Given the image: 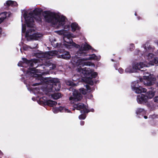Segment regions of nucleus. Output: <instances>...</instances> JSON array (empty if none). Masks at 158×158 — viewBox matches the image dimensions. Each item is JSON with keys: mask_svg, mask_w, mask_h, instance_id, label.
I'll return each mask as SVG.
<instances>
[{"mask_svg": "<svg viewBox=\"0 0 158 158\" xmlns=\"http://www.w3.org/2000/svg\"><path fill=\"white\" fill-rule=\"evenodd\" d=\"M43 98H44V100H45V99H46V98L45 97H43Z\"/></svg>", "mask_w": 158, "mask_h": 158, "instance_id": "nucleus-39", "label": "nucleus"}, {"mask_svg": "<svg viewBox=\"0 0 158 158\" xmlns=\"http://www.w3.org/2000/svg\"><path fill=\"white\" fill-rule=\"evenodd\" d=\"M20 50H21V52H22L21 51V49H20Z\"/></svg>", "mask_w": 158, "mask_h": 158, "instance_id": "nucleus-45", "label": "nucleus"}, {"mask_svg": "<svg viewBox=\"0 0 158 158\" xmlns=\"http://www.w3.org/2000/svg\"><path fill=\"white\" fill-rule=\"evenodd\" d=\"M3 155V153L0 150V155Z\"/></svg>", "mask_w": 158, "mask_h": 158, "instance_id": "nucleus-35", "label": "nucleus"}, {"mask_svg": "<svg viewBox=\"0 0 158 158\" xmlns=\"http://www.w3.org/2000/svg\"><path fill=\"white\" fill-rule=\"evenodd\" d=\"M23 61H20L18 64V66L21 67H24L25 64L27 65V66H30L32 67L34 65V63L31 60H28L25 58H22Z\"/></svg>", "mask_w": 158, "mask_h": 158, "instance_id": "nucleus-11", "label": "nucleus"}, {"mask_svg": "<svg viewBox=\"0 0 158 158\" xmlns=\"http://www.w3.org/2000/svg\"><path fill=\"white\" fill-rule=\"evenodd\" d=\"M136 113L137 114H145L146 111L143 109L139 108L137 109Z\"/></svg>", "mask_w": 158, "mask_h": 158, "instance_id": "nucleus-21", "label": "nucleus"}, {"mask_svg": "<svg viewBox=\"0 0 158 158\" xmlns=\"http://www.w3.org/2000/svg\"><path fill=\"white\" fill-rule=\"evenodd\" d=\"M155 80V78L151 76H143V79L142 78H140V82H143L144 85L148 86L153 84Z\"/></svg>", "mask_w": 158, "mask_h": 158, "instance_id": "nucleus-8", "label": "nucleus"}, {"mask_svg": "<svg viewBox=\"0 0 158 158\" xmlns=\"http://www.w3.org/2000/svg\"><path fill=\"white\" fill-rule=\"evenodd\" d=\"M4 5L5 6H6V5L7 6H17V3L15 1L9 0L7 1L6 2V3H5L4 4Z\"/></svg>", "mask_w": 158, "mask_h": 158, "instance_id": "nucleus-16", "label": "nucleus"}, {"mask_svg": "<svg viewBox=\"0 0 158 158\" xmlns=\"http://www.w3.org/2000/svg\"><path fill=\"white\" fill-rule=\"evenodd\" d=\"M131 88L136 93L139 94L141 93H145L147 91L146 89L142 88L139 85L137 81H134L132 82Z\"/></svg>", "mask_w": 158, "mask_h": 158, "instance_id": "nucleus-7", "label": "nucleus"}, {"mask_svg": "<svg viewBox=\"0 0 158 158\" xmlns=\"http://www.w3.org/2000/svg\"><path fill=\"white\" fill-rule=\"evenodd\" d=\"M1 32H2V29H1V28L0 27V34H1Z\"/></svg>", "mask_w": 158, "mask_h": 158, "instance_id": "nucleus-37", "label": "nucleus"}, {"mask_svg": "<svg viewBox=\"0 0 158 158\" xmlns=\"http://www.w3.org/2000/svg\"><path fill=\"white\" fill-rule=\"evenodd\" d=\"M26 30V27L25 24H22V32H25Z\"/></svg>", "mask_w": 158, "mask_h": 158, "instance_id": "nucleus-26", "label": "nucleus"}, {"mask_svg": "<svg viewBox=\"0 0 158 158\" xmlns=\"http://www.w3.org/2000/svg\"><path fill=\"white\" fill-rule=\"evenodd\" d=\"M80 91L83 94H85L86 93V90L84 88H81L80 89Z\"/></svg>", "mask_w": 158, "mask_h": 158, "instance_id": "nucleus-28", "label": "nucleus"}, {"mask_svg": "<svg viewBox=\"0 0 158 158\" xmlns=\"http://www.w3.org/2000/svg\"><path fill=\"white\" fill-rule=\"evenodd\" d=\"M58 53L57 51L53 50L46 52L44 53H40V54H43V57L44 58L49 59L52 58L53 56L56 55Z\"/></svg>", "mask_w": 158, "mask_h": 158, "instance_id": "nucleus-10", "label": "nucleus"}, {"mask_svg": "<svg viewBox=\"0 0 158 158\" xmlns=\"http://www.w3.org/2000/svg\"><path fill=\"white\" fill-rule=\"evenodd\" d=\"M153 100L155 102H158V96H155L153 98Z\"/></svg>", "mask_w": 158, "mask_h": 158, "instance_id": "nucleus-31", "label": "nucleus"}, {"mask_svg": "<svg viewBox=\"0 0 158 158\" xmlns=\"http://www.w3.org/2000/svg\"><path fill=\"white\" fill-rule=\"evenodd\" d=\"M139 50L136 49L135 51V55H139Z\"/></svg>", "mask_w": 158, "mask_h": 158, "instance_id": "nucleus-33", "label": "nucleus"}, {"mask_svg": "<svg viewBox=\"0 0 158 158\" xmlns=\"http://www.w3.org/2000/svg\"><path fill=\"white\" fill-rule=\"evenodd\" d=\"M148 101V98L143 94H140L137 96V101L139 104L146 103Z\"/></svg>", "mask_w": 158, "mask_h": 158, "instance_id": "nucleus-12", "label": "nucleus"}, {"mask_svg": "<svg viewBox=\"0 0 158 158\" xmlns=\"http://www.w3.org/2000/svg\"><path fill=\"white\" fill-rule=\"evenodd\" d=\"M158 117V115H157L154 114L152 115H150L149 116V118H152L154 119Z\"/></svg>", "mask_w": 158, "mask_h": 158, "instance_id": "nucleus-29", "label": "nucleus"}, {"mask_svg": "<svg viewBox=\"0 0 158 158\" xmlns=\"http://www.w3.org/2000/svg\"><path fill=\"white\" fill-rule=\"evenodd\" d=\"M135 47L134 44H131L130 46V51H132L134 48Z\"/></svg>", "mask_w": 158, "mask_h": 158, "instance_id": "nucleus-30", "label": "nucleus"}, {"mask_svg": "<svg viewBox=\"0 0 158 158\" xmlns=\"http://www.w3.org/2000/svg\"><path fill=\"white\" fill-rule=\"evenodd\" d=\"M146 65L142 63H134L132 64V67L128 66L125 69V72L127 73H131L136 72L137 70L144 71H145L144 67Z\"/></svg>", "mask_w": 158, "mask_h": 158, "instance_id": "nucleus-6", "label": "nucleus"}, {"mask_svg": "<svg viewBox=\"0 0 158 158\" xmlns=\"http://www.w3.org/2000/svg\"><path fill=\"white\" fill-rule=\"evenodd\" d=\"M65 82L67 85L71 86L69 89L70 91H72L73 96L69 97V100L71 103H74L76 101L80 100L82 98V95L77 90L73 88V86H77V84L74 83L71 81L66 80Z\"/></svg>", "mask_w": 158, "mask_h": 158, "instance_id": "nucleus-5", "label": "nucleus"}, {"mask_svg": "<svg viewBox=\"0 0 158 158\" xmlns=\"http://www.w3.org/2000/svg\"><path fill=\"white\" fill-rule=\"evenodd\" d=\"M74 108L77 110L82 109V110H81V113H88L90 111L93 112L94 110L93 109H92L90 110H89L88 109V107L85 106L84 104L82 103L74 104Z\"/></svg>", "mask_w": 158, "mask_h": 158, "instance_id": "nucleus-9", "label": "nucleus"}, {"mask_svg": "<svg viewBox=\"0 0 158 158\" xmlns=\"http://www.w3.org/2000/svg\"><path fill=\"white\" fill-rule=\"evenodd\" d=\"M157 78H158V75L157 76Z\"/></svg>", "mask_w": 158, "mask_h": 158, "instance_id": "nucleus-46", "label": "nucleus"}, {"mask_svg": "<svg viewBox=\"0 0 158 158\" xmlns=\"http://www.w3.org/2000/svg\"><path fill=\"white\" fill-rule=\"evenodd\" d=\"M43 69H44V67H43Z\"/></svg>", "mask_w": 158, "mask_h": 158, "instance_id": "nucleus-47", "label": "nucleus"}, {"mask_svg": "<svg viewBox=\"0 0 158 158\" xmlns=\"http://www.w3.org/2000/svg\"><path fill=\"white\" fill-rule=\"evenodd\" d=\"M156 85L157 86H158V81Z\"/></svg>", "mask_w": 158, "mask_h": 158, "instance_id": "nucleus-42", "label": "nucleus"}, {"mask_svg": "<svg viewBox=\"0 0 158 158\" xmlns=\"http://www.w3.org/2000/svg\"><path fill=\"white\" fill-rule=\"evenodd\" d=\"M155 94V91L154 90L151 91L150 90L147 92L146 97L148 98H148L150 99L152 98L154 96Z\"/></svg>", "mask_w": 158, "mask_h": 158, "instance_id": "nucleus-17", "label": "nucleus"}, {"mask_svg": "<svg viewBox=\"0 0 158 158\" xmlns=\"http://www.w3.org/2000/svg\"><path fill=\"white\" fill-rule=\"evenodd\" d=\"M86 87L87 89L88 92H91L94 89H92L91 87L88 85H86Z\"/></svg>", "mask_w": 158, "mask_h": 158, "instance_id": "nucleus-25", "label": "nucleus"}, {"mask_svg": "<svg viewBox=\"0 0 158 158\" xmlns=\"http://www.w3.org/2000/svg\"><path fill=\"white\" fill-rule=\"evenodd\" d=\"M37 46V44L36 45V46H33L31 48V47H29V46H27L26 45H25L23 47V49L25 50H27L29 48H30L31 49L35 48H36Z\"/></svg>", "mask_w": 158, "mask_h": 158, "instance_id": "nucleus-24", "label": "nucleus"}, {"mask_svg": "<svg viewBox=\"0 0 158 158\" xmlns=\"http://www.w3.org/2000/svg\"><path fill=\"white\" fill-rule=\"evenodd\" d=\"M47 103L49 106L53 107L57 104V102L52 100H49L47 101Z\"/></svg>", "mask_w": 158, "mask_h": 158, "instance_id": "nucleus-20", "label": "nucleus"}, {"mask_svg": "<svg viewBox=\"0 0 158 158\" xmlns=\"http://www.w3.org/2000/svg\"><path fill=\"white\" fill-rule=\"evenodd\" d=\"M144 118H145V119H147V118L148 117H147V116H144Z\"/></svg>", "mask_w": 158, "mask_h": 158, "instance_id": "nucleus-36", "label": "nucleus"}, {"mask_svg": "<svg viewBox=\"0 0 158 158\" xmlns=\"http://www.w3.org/2000/svg\"><path fill=\"white\" fill-rule=\"evenodd\" d=\"M111 60L113 61L114 60H113V59H111Z\"/></svg>", "mask_w": 158, "mask_h": 158, "instance_id": "nucleus-44", "label": "nucleus"}, {"mask_svg": "<svg viewBox=\"0 0 158 158\" xmlns=\"http://www.w3.org/2000/svg\"><path fill=\"white\" fill-rule=\"evenodd\" d=\"M52 111L54 113H57L59 112L68 113H69L70 112V111L67 109L61 106L59 108H52Z\"/></svg>", "mask_w": 158, "mask_h": 158, "instance_id": "nucleus-13", "label": "nucleus"}, {"mask_svg": "<svg viewBox=\"0 0 158 158\" xmlns=\"http://www.w3.org/2000/svg\"><path fill=\"white\" fill-rule=\"evenodd\" d=\"M52 97L54 99H57L61 97V94L57 93L52 95Z\"/></svg>", "mask_w": 158, "mask_h": 158, "instance_id": "nucleus-22", "label": "nucleus"}, {"mask_svg": "<svg viewBox=\"0 0 158 158\" xmlns=\"http://www.w3.org/2000/svg\"><path fill=\"white\" fill-rule=\"evenodd\" d=\"M85 122L84 121H81L80 122V124L81 126H83L84 125Z\"/></svg>", "mask_w": 158, "mask_h": 158, "instance_id": "nucleus-34", "label": "nucleus"}, {"mask_svg": "<svg viewBox=\"0 0 158 158\" xmlns=\"http://www.w3.org/2000/svg\"><path fill=\"white\" fill-rule=\"evenodd\" d=\"M7 14L6 12H3L0 14V23L6 19Z\"/></svg>", "mask_w": 158, "mask_h": 158, "instance_id": "nucleus-19", "label": "nucleus"}, {"mask_svg": "<svg viewBox=\"0 0 158 158\" xmlns=\"http://www.w3.org/2000/svg\"><path fill=\"white\" fill-rule=\"evenodd\" d=\"M72 30L73 31H74L76 30H79V27L78 26V24L76 23H73L71 25Z\"/></svg>", "mask_w": 158, "mask_h": 158, "instance_id": "nucleus-18", "label": "nucleus"}, {"mask_svg": "<svg viewBox=\"0 0 158 158\" xmlns=\"http://www.w3.org/2000/svg\"><path fill=\"white\" fill-rule=\"evenodd\" d=\"M135 16H136V15H137V14H136V12H135Z\"/></svg>", "mask_w": 158, "mask_h": 158, "instance_id": "nucleus-41", "label": "nucleus"}, {"mask_svg": "<svg viewBox=\"0 0 158 158\" xmlns=\"http://www.w3.org/2000/svg\"><path fill=\"white\" fill-rule=\"evenodd\" d=\"M50 40L51 41L52 45L53 47L55 48L58 47V44L56 42V39H53V40L52 39V40Z\"/></svg>", "mask_w": 158, "mask_h": 158, "instance_id": "nucleus-23", "label": "nucleus"}, {"mask_svg": "<svg viewBox=\"0 0 158 158\" xmlns=\"http://www.w3.org/2000/svg\"><path fill=\"white\" fill-rule=\"evenodd\" d=\"M32 99L33 100H34H34L35 99V98H32Z\"/></svg>", "mask_w": 158, "mask_h": 158, "instance_id": "nucleus-40", "label": "nucleus"}, {"mask_svg": "<svg viewBox=\"0 0 158 158\" xmlns=\"http://www.w3.org/2000/svg\"><path fill=\"white\" fill-rule=\"evenodd\" d=\"M118 71L120 73H123L124 72V70L122 68H119L118 69Z\"/></svg>", "mask_w": 158, "mask_h": 158, "instance_id": "nucleus-32", "label": "nucleus"}, {"mask_svg": "<svg viewBox=\"0 0 158 158\" xmlns=\"http://www.w3.org/2000/svg\"><path fill=\"white\" fill-rule=\"evenodd\" d=\"M138 20L139 19V17H138Z\"/></svg>", "mask_w": 158, "mask_h": 158, "instance_id": "nucleus-43", "label": "nucleus"}, {"mask_svg": "<svg viewBox=\"0 0 158 158\" xmlns=\"http://www.w3.org/2000/svg\"><path fill=\"white\" fill-rule=\"evenodd\" d=\"M44 15L45 21L52 24L53 27L57 28H60L61 27H63V29L55 31V32L60 35H63L64 41L68 44H63L66 48L70 49L73 47L77 48H80V45L73 42L71 39L72 34L67 31L70 28V26L67 25L64 26L66 19L64 16H60L55 13L48 11H44Z\"/></svg>", "mask_w": 158, "mask_h": 158, "instance_id": "nucleus-2", "label": "nucleus"}, {"mask_svg": "<svg viewBox=\"0 0 158 158\" xmlns=\"http://www.w3.org/2000/svg\"><path fill=\"white\" fill-rule=\"evenodd\" d=\"M40 69L38 70L35 68H31L30 71H28L26 73V75H29L31 77L30 78L34 79L36 81L40 82L35 83L32 85L33 86L38 85L41 84L43 82L51 86V89L52 91H59L60 88V84L58 79L52 77H44L41 75L37 74L36 73H41Z\"/></svg>", "mask_w": 158, "mask_h": 158, "instance_id": "nucleus-4", "label": "nucleus"}, {"mask_svg": "<svg viewBox=\"0 0 158 158\" xmlns=\"http://www.w3.org/2000/svg\"><path fill=\"white\" fill-rule=\"evenodd\" d=\"M85 118V115L84 114H81L79 116V119H84Z\"/></svg>", "mask_w": 158, "mask_h": 158, "instance_id": "nucleus-27", "label": "nucleus"}, {"mask_svg": "<svg viewBox=\"0 0 158 158\" xmlns=\"http://www.w3.org/2000/svg\"><path fill=\"white\" fill-rule=\"evenodd\" d=\"M42 11V10L39 8H35L32 11H30L28 15V12L26 10L24 11L23 17L28 27H32L34 25L33 18L37 21H41V18L37 15ZM34 30L31 28L27 30L26 33V37L28 41L32 40H38L42 36L41 34L40 33H33Z\"/></svg>", "mask_w": 158, "mask_h": 158, "instance_id": "nucleus-3", "label": "nucleus"}, {"mask_svg": "<svg viewBox=\"0 0 158 158\" xmlns=\"http://www.w3.org/2000/svg\"><path fill=\"white\" fill-rule=\"evenodd\" d=\"M44 65L47 66H50V69H53L56 67V65L52 63L50 60H46L44 64Z\"/></svg>", "mask_w": 158, "mask_h": 158, "instance_id": "nucleus-15", "label": "nucleus"}, {"mask_svg": "<svg viewBox=\"0 0 158 158\" xmlns=\"http://www.w3.org/2000/svg\"><path fill=\"white\" fill-rule=\"evenodd\" d=\"M89 49L93 50L90 46L86 43L82 44L79 50L76 53L75 56H73L72 61L74 62V64H75L78 66H79V68L77 69V71L80 73L81 77L85 78V81L86 83L91 85H93L94 84V82L92 78L97 77L98 75L97 73L96 72H93L89 68H82L81 67L85 65H94L93 64L90 62H86L85 61L93 59L99 60L101 58V56H96L95 54H93L90 55L89 57L87 58H79L80 56H86L84 51ZM94 50H95L94 49Z\"/></svg>", "mask_w": 158, "mask_h": 158, "instance_id": "nucleus-1", "label": "nucleus"}, {"mask_svg": "<svg viewBox=\"0 0 158 158\" xmlns=\"http://www.w3.org/2000/svg\"><path fill=\"white\" fill-rule=\"evenodd\" d=\"M43 65V64H41L40 65V67H41V66H42Z\"/></svg>", "mask_w": 158, "mask_h": 158, "instance_id": "nucleus-38", "label": "nucleus"}, {"mask_svg": "<svg viewBox=\"0 0 158 158\" xmlns=\"http://www.w3.org/2000/svg\"><path fill=\"white\" fill-rule=\"evenodd\" d=\"M60 53H62V54L59 55L58 57V58H61L64 59L68 60L71 57V56L68 52H65L61 50L60 52Z\"/></svg>", "mask_w": 158, "mask_h": 158, "instance_id": "nucleus-14", "label": "nucleus"}]
</instances>
